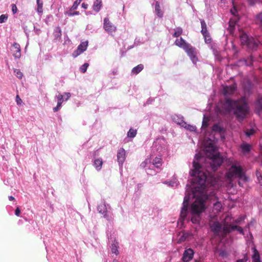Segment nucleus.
Segmentation results:
<instances>
[{
  "mask_svg": "<svg viewBox=\"0 0 262 262\" xmlns=\"http://www.w3.org/2000/svg\"><path fill=\"white\" fill-rule=\"evenodd\" d=\"M174 32L172 36L174 37H179L183 33V29L181 27H177L174 29Z\"/></svg>",
  "mask_w": 262,
  "mask_h": 262,
  "instance_id": "7c9ffc66",
  "label": "nucleus"
},
{
  "mask_svg": "<svg viewBox=\"0 0 262 262\" xmlns=\"http://www.w3.org/2000/svg\"><path fill=\"white\" fill-rule=\"evenodd\" d=\"M12 11L13 14H15L17 13V8L15 4L12 5Z\"/></svg>",
  "mask_w": 262,
  "mask_h": 262,
  "instance_id": "c03bdc74",
  "label": "nucleus"
},
{
  "mask_svg": "<svg viewBox=\"0 0 262 262\" xmlns=\"http://www.w3.org/2000/svg\"><path fill=\"white\" fill-rule=\"evenodd\" d=\"M57 101L58 102H63V95H61V94H59L57 96Z\"/></svg>",
  "mask_w": 262,
  "mask_h": 262,
  "instance_id": "a18cd8bd",
  "label": "nucleus"
},
{
  "mask_svg": "<svg viewBox=\"0 0 262 262\" xmlns=\"http://www.w3.org/2000/svg\"><path fill=\"white\" fill-rule=\"evenodd\" d=\"M20 213V210L18 207H17L15 211V214L16 216H19Z\"/></svg>",
  "mask_w": 262,
  "mask_h": 262,
  "instance_id": "3c124183",
  "label": "nucleus"
},
{
  "mask_svg": "<svg viewBox=\"0 0 262 262\" xmlns=\"http://www.w3.org/2000/svg\"><path fill=\"white\" fill-rule=\"evenodd\" d=\"M103 161L101 159H96L94 161L93 165L97 170L99 171L102 168Z\"/></svg>",
  "mask_w": 262,
  "mask_h": 262,
  "instance_id": "5701e85b",
  "label": "nucleus"
},
{
  "mask_svg": "<svg viewBox=\"0 0 262 262\" xmlns=\"http://www.w3.org/2000/svg\"><path fill=\"white\" fill-rule=\"evenodd\" d=\"M241 149L243 153L246 154L250 150V145L247 143H244L241 146Z\"/></svg>",
  "mask_w": 262,
  "mask_h": 262,
  "instance_id": "c85d7f7f",
  "label": "nucleus"
},
{
  "mask_svg": "<svg viewBox=\"0 0 262 262\" xmlns=\"http://www.w3.org/2000/svg\"><path fill=\"white\" fill-rule=\"evenodd\" d=\"M88 41L82 42L77 47V49L72 53V56L74 58L77 57L84 51H85L88 47Z\"/></svg>",
  "mask_w": 262,
  "mask_h": 262,
  "instance_id": "9b49d317",
  "label": "nucleus"
},
{
  "mask_svg": "<svg viewBox=\"0 0 262 262\" xmlns=\"http://www.w3.org/2000/svg\"><path fill=\"white\" fill-rule=\"evenodd\" d=\"M137 134V130H132V138L136 136Z\"/></svg>",
  "mask_w": 262,
  "mask_h": 262,
  "instance_id": "4d7b16f0",
  "label": "nucleus"
},
{
  "mask_svg": "<svg viewBox=\"0 0 262 262\" xmlns=\"http://www.w3.org/2000/svg\"><path fill=\"white\" fill-rule=\"evenodd\" d=\"M89 67V63H84L80 68L81 73H84L86 71L87 68Z\"/></svg>",
  "mask_w": 262,
  "mask_h": 262,
  "instance_id": "e433bc0d",
  "label": "nucleus"
},
{
  "mask_svg": "<svg viewBox=\"0 0 262 262\" xmlns=\"http://www.w3.org/2000/svg\"><path fill=\"white\" fill-rule=\"evenodd\" d=\"M199 158L198 155H195L193 161V169L189 172L190 175L193 177L192 182L194 186L192 188V195L196 198L191 206V213L192 215L191 221L194 224L199 223L200 214L204 211V202L207 199L206 185L207 176L202 170V166L196 162Z\"/></svg>",
  "mask_w": 262,
  "mask_h": 262,
  "instance_id": "f257e3e1",
  "label": "nucleus"
},
{
  "mask_svg": "<svg viewBox=\"0 0 262 262\" xmlns=\"http://www.w3.org/2000/svg\"><path fill=\"white\" fill-rule=\"evenodd\" d=\"M9 200L10 201H13L15 200L13 196H9Z\"/></svg>",
  "mask_w": 262,
  "mask_h": 262,
  "instance_id": "052dcab7",
  "label": "nucleus"
},
{
  "mask_svg": "<svg viewBox=\"0 0 262 262\" xmlns=\"http://www.w3.org/2000/svg\"><path fill=\"white\" fill-rule=\"evenodd\" d=\"M241 43L243 46H246L251 49H255L258 45L259 42L254 38L249 37L247 34L242 33L240 35Z\"/></svg>",
  "mask_w": 262,
  "mask_h": 262,
  "instance_id": "39448f33",
  "label": "nucleus"
},
{
  "mask_svg": "<svg viewBox=\"0 0 262 262\" xmlns=\"http://www.w3.org/2000/svg\"><path fill=\"white\" fill-rule=\"evenodd\" d=\"M222 205L220 202H216L213 205V211L214 213H217L221 211Z\"/></svg>",
  "mask_w": 262,
  "mask_h": 262,
  "instance_id": "a878e982",
  "label": "nucleus"
},
{
  "mask_svg": "<svg viewBox=\"0 0 262 262\" xmlns=\"http://www.w3.org/2000/svg\"><path fill=\"white\" fill-rule=\"evenodd\" d=\"M81 6L83 8L85 9H86L88 8V4H86L85 3H82V5H81Z\"/></svg>",
  "mask_w": 262,
  "mask_h": 262,
  "instance_id": "6e6d98bb",
  "label": "nucleus"
},
{
  "mask_svg": "<svg viewBox=\"0 0 262 262\" xmlns=\"http://www.w3.org/2000/svg\"><path fill=\"white\" fill-rule=\"evenodd\" d=\"M127 136L128 137H130L131 136V128H130L128 132H127Z\"/></svg>",
  "mask_w": 262,
  "mask_h": 262,
  "instance_id": "bf43d9fd",
  "label": "nucleus"
},
{
  "mask_svg": "<svg viewBox=\"0 0 262 262\" xmlns=\"http://www.w3.org/2000/svg\"><path fill=\"white\" fill-rule=\"evenodd\" d=\"M247 260V256H245L244 258L237 260L236 262H246Z\"/></svg>",
  "mask_w": 262,
  "mask_h": 262,
  "instance_id": "603ef678",
  "label": "nucleus"
},
{
  "mask_svg": "<svg viewBox=\"0 0 262 262\" xmlns=\"http://www.w3.org/2000/svg\"><path fill=\"white\" fill-rule=\"evenodd\" d=\"M118 248V244L117 242L115 243V242L113 244H112L111 247L112 252L113 253L115 254L116 255H118L119 254Z\"/></svg>",
  "mask_w": 262,
  "mask_h": 262,
  "instance_id": "c756f323",
  "label": "nucleus"
},
{
  "mask_svg": "<svg viewBox=\"0 0 262 262\" xmlns=\"http://www.w3.org/2000/svg\"><path fill=\"white\" fill-rule=\"evenodd\" d=\"M42 7H43V4L42 3H37V12L39 13H42V12H43V8H42Z\"/></svg>",
  "mask_w": 262,
  "mask_h": 262,
  "instance_id": "4c0bfd02",
  "label": "nucleus"
},
{
  "mask_svg": "<svg viewBox=\"0 0 262 262\" xmlns=\"http://www.w3.org/2000/svg\"><path fill=\"white\" fill-rule=\"evenodd\" d=\"M220 255L222 257H225L227 256V253L225 251H222L220 253Z\"/></svg>",
  "mask_w": 262,
  "mask_h": 262,
  "instance_id": "09e8293b",
  "label": "nucleus"
},
{
  "mask_svg": "<svg viewBox=\"0 0 262 262\" xmlns=\"http://www.w3.org/2000/svg\"><path fill=\"white\" fill-rule=\"evenodd\" d=\"M205 42L207 43H209L211 42V38L209 35V34H208V36H206V37H204Z\"/></svg>",
  "mask_w": 262,
  "mask_h": 262,
  "instance_id": "49530a36",
  "label": "nucleus"
},
{
  "mask_svg": "<svg viewBox=\"0 0 262 262\" xmlns=\"http://www.w3.org/2000/svg\"><path fill=\"white\" fill-rule=\"evenodd\" d=\"M174 44L179 48L183 49L184 50L190 45L182 37L177 38L174 41Z\"/></svg>",
  "mask_w": 262,
  "mask_h": 262,
  "instance_id": "4468645a",
  "label": "nucleus"
},
{
  "mask_svg": "<svg viewBox=\"0 0 262 262\" xmlns=\"http://www.w3.org/2000/svg\"><path fill=\"white\" fill-rule=\"evenodd\" d=\"M62 103V102H58V101H57V106L60 108V107H61V106Z\"/></svg>",
  "mask_w": 262,
  "mask_h": 262,
  "instance_id": "680f3d73",
  "label": "nucleus"
},
{
  "mask_svg": "<svg viewBox=\"0 0 262 262\" xmlns=\"http://www.w3.org/2000/svg\"><path fill=\"white\" fill-rule=\"evenodd\" d=\"M11 51L13 56L15 58H20L21 57V50L20 45L15 42L13 44Z\"/></svg>",
  "mask_w": 262,
  "mask_h": 262,
  "instance_id": "f8f14e48",
  "label": "nucleus"
},
{
  "mask_svg": "<svg viewBox=\"0 0 262 262\" xmlns=\"http://www.w3.org/2000/svg\"><path fill=\"white\" fill-rule=\"evenodd\" d=\"M190 195L188 193L184 197L183 203V206L182 207L181 211L180 213V220H184L187 215V207L190 200Z\"/></svg>",
  "mask_w": 262,
  "mask_h": 262,
  "instance_id": "9d476101",
  "label": "nucleus"
},
{
  "mask_svg": "<svg viewBox=\"0 0 262 262\" xmlns=\"http://www.w3.org/2000/svg\"><path fill=\"white\" fill-rule=\"evenodd\" d=\"M16 102L17 105H20L22 102V100L18 95L16 96Z\"/></svg>",
  "mask_w": 262,
  "mask_h": 262,
  "instance_id": "37998d69",
  "label": "nucleus"
},
{
  "mask_svg": "<svg viewBox=\"0 0 262 262\" xmlns=\"http://www.w3.org/2000/svg\"><path fill=\"white\" fill-rule=\"evenodd\" d=\"M154 167L159 168L162 165V160L160 157H156L152 160V164Z\"/></svg>",
  "mask_w": 262,
  "mask_h": 262,
  "instance_id": "6ab92c4d",
  "label": "nucleus"
},
{
  "mask_svg": "<svg viewBox=\"0 0 262 262\" xmlns=\"http://www.w3.org/2000/svg\"><path fill=\"white\" fill-rule=\"evenodd\" d=\"M256 0H248V3L250 5H253L254 4Z\"/></svg>",
  "mask_w": 262,
  "mask_h": 262,
  "instance_id": "5fc2aeb1",
  "label": "nucleus"
},
{
  "mask_svg": "<svg viewBox=\"0 0 262 262\" xmlns=\"http://www.w3.org/2000/svg\"><path fill=\"white\" fill-rule=\"evenodd\" d=\"M82 0H76L71 7V9L76 10L77 9L78 5L80 4Z\"/></svg>",
  "mask_w": 262,
  "mask_h": 262,
  "instance_id": "c9c22d12",
  "label": "nucleus"
},
{
  "mask_svg": "<svg viewBox=\"0 0 262 262\" xmlns=\"http://www.w3.org/2000/svg\"><path fill=\"white\" fill-rule=\"evenodd\" d=\"M224 108L226 112L232 111L239 120L243 119L249 112V108L244 99L232 100L226 99L224 104Z\"/></svg>",
  "mask_w": 262,
  "mask_h": 262,
  "instance_id": "7ed1b4c3",
  "label": "nucleus"
},
{
  "mask_svg": "<svg viewBox=\"0 0 262 262\" xmlns=\"http://www.w3.org/2000/svg\"><path fill=\"white\" fill-rule=\"evenodd\" d=\"M232 48L234 49V50H236L235 46L234 45L232 44Z\"/></svg>",
  "mask_w": 262,
  "mask_h": 262,
  "instance_id": "0e129e2a",
  "label": "nucleus"
},
{
  "mask_svg": "<svg viewBox=\"0 0 262 262\" xmlns=\"http://www.w3.org/2000/svg\"><path fill=\"white\" fill-rule=\"evenodd\" d=\"M143 65L142 64H140L137 66L134 67L133 69H132V73L137 74L143 69Z\"/></svg>",
  "mask_w": 262,
  "mask_h": 262,
  "instance_id": "bb28decb",
  "label": "nucleus"
},
{
  "mask_svg": "<svg viewBox=\"0 0 262 262\" xmlns=\"http://www.w3.org/2000/svg\"><path fill=\"white\" fill-rule=\"evenodd\" d=\"M125 158V150L123 148H120L117 152V159L119 164H122Z\"/></svg>",
  "mask_w": 262,
  "mask_h": 262,
  "instance_id": "dca6fc26",
  "label": "nucleus"
},
{
  "mask_svg": "<svg viewBox=\"0 0 262 262\" xmlns=\"http://www.w3.org/2000/svg\"><path fill=\"white\" fill-rule=\"evenodd\" d=\"M253 254L252 255V262H261L259 254L255 248H253Z\"/></svg>",
  "mask_w": 262,
  "mask_h": 262,
  "instance_id": "aec40b11",
  "label": "nucleus"
},
{
  "mask_svg": "<svg viewBox=\"0 0 262 262\" xmlns=\"http://www.w3.org/2000/svg\"><path fill=\"white\" fill-rule=\"evenodd\" d=\"M65 95L67 96L66 100H68L71 97V94L70 93H65Z\"/></svg>",
  "mask_w": 262,
  "mask_h": 262,
  "instance_id": "864d4df0",
  "label": "nucleus"
},
{
  "mask_svg": "<svg viewBox=\"0 0 262 262\" xmlns=\"http://www.w3.org/2000/svg\"><path fill=\"white\" fill-rule=\"evenodd\" d=\"M261 146H262V143H261Z\"/></svg>",
  "mask_w": 262,
  "mask_h": 262,
  "instance_id": "774afa93",
  "label": "nucleus"
},
{
  "mask_svg": "<svg viewBox=\"0 0 262 262\" xmlns=\"http://www.w3.org/2000/svg\"><path fill=\"white\" fill-rule=\"evenodd\" d=\"M97 209L98 211L102 214L104 213L106 211L105 206L103 204L99 205L98 206Z\"/></svg>",
  "mask_w": 262,
  "mask_h": 262,
  "instance_id": "72a5a7b5",
  "label": "nucleus"
},
{
  "mask_svg": "<svg viewBox=\"0 0 262 262\" xmlns=\"http://www.w3.org/2000/svg\"><path fill=\"white\" fill-rule=\"evenodd\" d=\"M223 227L219 222H214L210 225L211 230L215 234H219L222 230L223 231Z\"/></svg>",
  "mask_w": 262,
  "mask_h": 262,
  "instance_id": "ddd939ff",
  "label": "nucleus"
},
{
  "mask_svg": "<svg viewBox=\"0 0 262 262\" xmlns=\"http://www.w3.org/2000/svg\"><path fill=\"white\" fill-rule=\"evenodd\" d=\"M72 10H73L71 9L68 12H67V14L69 16H74L75 15L79 14V12L78 11H75L74 12H72Z\"/></svg>",
  "mask_w": 262,
  "mask_h": 262,
  "instance_id": "58836bf2",
  "label": "nucleus"
},
{
  "mask_svg": "<svg viewBox=\"0 0 262 262\" xmlns=\"http://www.w3.org/2000/svg\"><path fill=\"white\" fill-rule=\"evenodd\" d=\"M16 76L19 79H21L23 76V74L19 69H15L14 71Z\"/></svg>",
  "mask_w": 262,
  "mask_h": 262,
  "instance_id": "f704fd0d",
  "label": "nucleus"
},
{
  "mask_svg": "<svg viewBox=\"0 0 262 262\" xmlns=\"http://www.w3.org/2000/svg\"><path fill=\"white\" fill-rule=\"evenodd\" d=\"M103 28L108 33L112 34L116 31V27L113 24L108 17H105L103 20Z\"/></svg>",
  "mask_w": 262,
  "mask_h": 262,
  "instance_id": "1a4fd4ad",
  "label": "nucleus"
},
{
  "mask_svg": "<svg viewBox=\"0 0 262 262\" xmlns=\"http://www.w3.org/2000/svg\"><path fill=\"white\" fill-rule=\"evenodd\" d=\"M186 187H187L186 191H187V192H188V189H189V186H188V185H186Z\"/></svg>",
  "mask_w": 262,
  "mask_h": 262,
  "instance_id": "69168bd1",
  "label": "nucleus"
},
{
  "mask_svg": "<svg viewBox=\"0 0 262 262\" xmlns=\"http://www.w3.org/2000/svg\"><path fill=\"white\" fill-rule=\"evenodd\" d=\"M256 19L262 24V13H259L257 16Z\"/></svg>",
  "mask_w": 262,
  "mask_h": 262,
  "instance_id": "de8ad7c7",
  "label": "nucleus"
},
{
  "mask_svg": "<svg viewBox=\"0 0 262 262\" xmlns=\"http://www.w3.org/2000/svg\"><path fill=\"white\" fill-rule=\"evenodd\" d=\"M205 150L207 153H209V156L211 159L210 166L212 170L215 171L221 165L223 159L219 154L216 153V147L210 140L205 143Z\"/></svg>",
  "mask_w": 262,
  "mask_h": 262,
  "instance_id": "20e7f679",
  "label": "nucleus"
},
{
  "mask_svg": "<svg viewBox=\"0 0 262 262\" xmlns=\"http://www.w3.org/2000/svg\"><path fill=\"white\" fill-rule=\"evenodd\" d=\"M54 36L56 39L60 38L61 31L59 28H57L54 31Z\"/></svg>",
  "mask_w": 262,
  "mask_h": 262,
  "instance_id": "2f4dec72",
  "label": "nucleus"
},
{
  "mask_svg": "<svg viewBox=\"0 0 262 262\" xmlns=\"http://www.w3.org/2000/svg\"><path fill=\"white\" fill-rule=\"evenodd\" d=\"M255 109L256 113L259 115L260 112L262 111V97L259 98L255 102Z\"/></svg>",
  "mask_w": 262,
  "mask_h": 262,
  "instance_id": "4be33fe9",
  "label": "nucleus"
},
{
  "mask_svg": "<svg viewBox=\"0 0 262 262\" xmlns=\"http://www.w3.org/2000/svg\"><path fill=\"white\" fill-rule=\"evenodd\" d=\"M187 54L190 57L193 63H196L198 61L196 57L197 52L196 49L193 47L190 44L184 50Z\"/></svg>",
  "mask_w": 262,
  "mask_h": 262,
  "instance_id": "6e6552de",
  "label": "nucleus"
},
{
  "mask_svg": "<svg viewBox=\"0 0 262 262\" xmlns=\"http://www.w3.org/2000/svg\"><path fill=\"white\" fill-rule=\"evenodd\" d=\"M201 33L203 34L204 37H206V36H208L209 32L207 31V25L204 20L201 19Z\"/></svg>",
  "mask_w": 262,
  "mask_h": 262,
  "instance_id": "f3484780",
  "label": "nucleus"
},
{
  "mask_svg": "<svg viewBox=\"0 0 262 262\" xmlns=\"http://www.w3.org/2000/svg\"><path fill=\"white\" fill-rule=\"evenodd\" d=\"M245 219V217L244 216H241L239 217L238 219H237V220H236L235 221V223H240L242 221H243Z\"/></svg>",
  "mask_w": 262,
  "mask_h": 262,
  "instance_id": "8fccbe9b",
  "label": "nucleus"
},
{
  "mask_svg": "<svg viewBox=\"0 0 262 262\" xmlns=\"http://www.w3.org/2000/svg\"><path fill=\"white\" fill-rule=\"evenodd\" d=\"M60 108L58 106H56V107L53 108V111L54 112H57Z\"/></svg>",
  "mask_w": 262,
  "mask_h": 262,
  "instance_id": "13d9d810",
  "label": "nucleus"
},
{
  "mask_svg": "<svg viewBox=\"0 0 262 262\" xmlns=\"http://www.w3.org/2000/svg\"><path fill=\"white\" fill-rule=\"evenodd\" d=\"M193 251L191 249H187L185 251L183 256V260L185 262H187L190 261L193 257Z\"/></svg>",
  "mask_w": 262,
  "mask_h": 262,
  "instance_id": "2eb2a0df",
  "label": "nucleus"
},
{
  "mask_svg": "<svg viewBox=\"0 0 262 262\" xmlns=\"http://www.w3.org/2000/svg\"><path fill=\"white\" fill-rule=\"evenodd\" d=\"M255 132V130L253 129H250V130L249 131H246L245 134H246V135L249 137H250L251 135H253L254 133Z\"/></svg>",
  "mask_w": 262,
  "mask_h": 262,
  "instance_id": "a19ab883",
  "label": "nucleus"
},
{
  "mask_svg": "<svg viewBox=\"0 0 262 262\" xmlns=\"http://www.w3.org/2000/svg\"><path fill=\"white\" fill-rule=\"evenodd\" d=\"M40 3V1L39 0H37V3Z\"/></svg>",
  "mask_w": 262,
  "mask_h": 262,
  "instance_id": "338daca9",
  "label": "nucleus"
},
{
  "mask_svg": "<svg viewBox=\"0 0 262 262\" xmlns=\"http://www.w3.org/2000/svg\"><path fill=\"white\" fill-rule=\"evenodd\" d=\"M180 123L182 124V127L186 128L188 130L194 132L196 130V127L195 126L188 124L185 122H181Z\"/></svg>",
  "mask_w": 262,
  "mask_h": 262,
  "instance_id": "393cba45",
  "label": "nucleus"
},
{
  "mask_svg": "<svg viewBox=\"0 0 262 262\" xmlns=\"http://www.w3.org/2000/svg\"><path fill=\"white\" fill-rule=\"evenodd\" d=\"M232 217L227 215L224 221L223 233L227 234L230 231L236 229L240 233L244 234L243 229L242 227L237 226H231L229 223L231 222Z\"/></svg>",
  "mask_w": 262,
  "mask_h": 262,
  "instance_id": "423d86ee",
  "label": "nucleus"
},
{
  "mask_svg": "<svg viewBox=\"0 0 262 262\" xmlns=\"http://www.w3.org/2000/svg\"><path fill=\"white\" fill-rule=\"evenodd\" d=\"M102 6V2L101 0H96L93 4V10L98 12L100 10Z\"/></svg>",
  "mask_w": 262,
  "mask_h": 262,
  "instance_id": "412c9836",
  "label": "nucleus"
},
{
  "mask_svg": "<svg viewBox=\"0 0 262 262\" xmlns=\"http://www.w3.org/2000/svg\"><path fill=\"white\" fill-rule=\"evenodd\" d=\"M151 156L146 158L141 164L140 167L145 169L147 174L148 175H154L156 173L155 170L151 168Z\"/></svg>",
  "mask_w": 262,
  "mask_h": 262,
  "instance_id": "0eeeda50",
  "label": "nucleus"
},
{
  "mask_svg": "<svg viewBox=\"0 0 262 262\" xmlns=\"http://www.w3.org/2000/svg\"><path fill=\"white\" fill-rule=\"evenodd\" d=\"M235 11H236V10H235V9H234V10H231V12L233 14H234V15H235Z\"/></svg>",
  "mask_w": 262,
  "mask_h": 262,
  "instance_id": "e2e57ef3",
  "label": "nucleus"
},
{
  "mask_svg": "<svg viewBox=\"0 0 262 262\" xmlns=\"http://www.w3.org/2000/svg\"><path fill=\"white\" fill-rule=\"evenodd\" d=\"M155 13L156 15L160 18H162L163 16V12L161 10L159 3L157 2L155 4Z\"/></svg>",
  "mask_w": 262,
  "mask_h": 262,
  "instance_id": "b1692460",
  "label": "nucleus"
},
{
  "mask_svg": "<svg viewBox=\"0 0 262 262\" xmlns=\"http://www.w3.org/2000/svg\"><path fill=\"white\" fill-rule=\"evenodd\" d=\"M212 129L214 131H217V132H221L222 130V128L217 124H215L213 126Z\"/></svg>",
  "mask_w": 262,
  "mask_h": 262,
  "instance_id": "79ce46f5",
  "label": "nucleus"
},
{
  "mask_svg": "<svg viewBox=\"0 0 262 262\" xmlns=\"http://www.w3.org/2000/svg\"><path fill=\"white\" fill-rule=\"evenodd\" d=\"M236 87L234 85H230L224 88V95H228L232 94L235 90Z\"/></svg>",
  "mask_w": 262,
  "mask_h": 262,
  "instance_id": "a211bd4d",
  "label": "nucleus"
},
{
  "mask_svg": "<svg viewBox=\"0 0 262 262\" xmlns=\"http://www.w3.org/2000/svg\"><path fill=\"white\" fill-rule=\"evenodd\" d=\"M8 19V15L2 14L0 16V23H4Z\"/></svg>",
  "mask_w": 262,
  "mask_h": 262,
  "instance_id": "ea45409f",
  "label": "nucleus"
},
{
  "mask_svg": "<svg viewBox=\"0 0 262 262\" xmlns=\"http://www.w3.org/2000/svg\"><path fill=\"white\" fill-rule=\"evenodd\" d=\"M225 162L228 166H230L225 174V177L230 183L234 179L238 178V184L242 186L241 181H248V178L245 175L239 161L235 160L233 157H230L226 159Z\"/></svg>",
  "mask_w": 262,
  "mask_h": 262,
  "instance_id": "f03ea898",
  "label": "nucleus"
},
{
  "mask_svg": "<svg viewBox=\"0 0 262 262\" xmlns=\"http://www.w3.org/2000/svg\"><path fill=\"white\" fill-rule=\"evenodd\" d=\"M172 119L175 122L181 126L182 124L180 123H181V122H185L183 120V117L181 116L174 115L173 116Z\"/></svg>",
  "mask_w": 262,
  "mask_h": 262,
  "instance_id": "cd10ccee",
  "label": "nucleus"
},
{
  "mask_svg": "<svg viewBox=\"0 0 262 262\" xmlns=\"http://www.w3.org/2000/svg\"><path fill=\"white\" fill-rule=\"evenodd\" d=\"M236 23V21L232 19H230V20L229 22V29H230V32H231L234 29V26H235Z\"/></svg>",
  "mask_w": 262,
  "mask_h": 262,
  "instance_id": "473e14b6",
  "label": "nucleus"
}]
</instances>
